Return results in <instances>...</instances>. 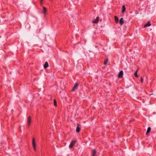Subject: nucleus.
I'll list each match as a JSON object with an SVG mask.
<instances>
[{
  "mask_svg": "<svg viewBox=\"0 0 156 156\" xmlns=\"http://www.w3.org/2000/svg\"><path fill=\"white\" fill-rule=\"evenodd\" d=\"M54 104L55 106H57V102L55 99H54Z\"/></svg>",
  "mask_w": 156,
  "mask_h": 156,
  "instance_id": "nucleus-18",
  "label": "nucleus"
},
{
  "mask_svg": "<svg viewBox=\"0 0 156 156\" xmlns=\"http://www.w3.org/2000/svg\"><path fill=\"white\" fill-rule=\"evenodd\" d=\"M126 10V7L125 5H123L122 7V12L123 13Z\"/></svg>",
  "mask_w": 156,
  "mask_h": 156,
  "instance_id": "nucleus-11",
  "label": "nucleus"
},
{
  "mask_svg": "<svg viewBox=\"0 0 156 156\" xmlns=\"http://www.w3.org/2000/svg\"><path fill=\"white\" fill-rule=\"evenodd\" d=\"M32 144L34 150L35 151L36 150V145L35 143V141L34 138H33L32 139Z\"/></svg>",
  "mask_w": 156,
  "mask_h": 156,
  "instance_id": "nucleus-3",
  "label": "nucleus"
},
{
  "mask_svg": "<svg viewBox=\"0 0 156 156\" xmlns=\"http://www.w3.org/2000/svg\"><path fill=\"white\" fill-rule=\"evenodd\" d=\"M96 151L95 149H94L92 151V156H96Z\"/></svg>",
  "mask_w": 156,
  "mask_h": 156,
  "instance_id": "nucleus-9",
  "label": "nucleus"
},
{
  "mask_svg": "<svg viewBox=\"0 0 156 156\" xmlns=\"http://www.w3.org/2000/svg\"><path fill=\"white\" fill-rule=\"evenodd\" d=\"M100 17L99 16L97 17L95 20H94L92 21V23H98L99 21Z\"/></svg>",
  "mask_w": 156,
  "mask_h": 156,
  "instance_id": "nucleus-4",
  "label": "nucleus"
},
{
  "mask_svg": "<svg viewBox=\"0 0 156 156\" xmlns=\"http://www.w3.org/2000/svg\"><path fill=\"white\" fill-rule=\"evenodd\" d=\"M123 76V71L122 70H121L120 71L118 75V78H122Z\"/></svg>",
  "mask_w": 156,
  "mask_h": 156,
  "instance_id": "nucleus-5",
  "label": "nucleus"
},
{
  "mask_svg": "<svg viewBox=\"0 0 156 156\" xmlns=\"http://www.w3.org/2000/svg\"><path fill=\"white\" fill-rule=\"evenodd\" d=\"M43 1V0H41L40 4L41 5H42Z\"/></svg>",
  "mask_w": 156,
  "mask_h": 156,
  "instance_id": "nucleus-20",
  "label": "nucleus"
},
{
  "mask_svg": "<svg viewBox=\"0 0 156 156\" xmlns=\"http://www.w3.org/2000/svg\"><path fill=\"white\" fill-rule=\"evenodd\" d=\"M27 125L28 126H30L31 122V118L30 116H29L27 119Z\"/></svg>",
  "mask_w": 156,
  "mask_h": 156,
  "instance_id": "nucleus-2",
  "label": "nucleus"
},
{
  "mask_svg": "<svg viewBox=\"0 0 156 156\" xmlns=\"http://www.w3.org/2000/svg\"><path fill=\"white\" fill-rule=\"evenodd\" d=\"M43 14L44 15H45L47 12V8L44 6H43Z\"/></svg>",
  "mask_w": 156,
  "mask_h": 156,
  "instance_id": "nucleus-13",
  "label": "nucleus"
},
{
  "mask_svg": "<svg viewBox=\"0 0 156 156\" xmlns=\"http://www.w3.org/2000/svg\"><path fill=\"white\" fill-rule=\"evenodd\" d=\"M114 18H115V22L116 23H118L119 21V18H118V17L117 16H115Z\"/></svg>",
  "mask_w": 156,
  "mask_h": 156,
  "instance_id": "nucleus-14",
  "label": "nucleus"
},
{
  "mask_svg": "<svg viewBox=\"0 0 156 156\" xmlns=\"http://www.w3.org/2000/svg\"><path fill=\"white\" fill-rule=\"evenodd\" d=\"M151 22L150 21H148L147 23L146 24H145L144 26V27H149L151 25Z\"/></svg>",
  "mask_w": 156,
  "mask_h": 156,
  "instance_id": "nucleus-8",
  "label": "nucleus"
},
{
  "mask_svg": "<svg viewBox=\"0 0 156 156\" xmlns=\"http://www.w3.org/2000/svg\"><path fill=\"white\" fill-rule=\"evenodd\" d=\"M49 65L48 63L47 62H46L45 63L44 66V69H46L47 67H48Z\"/></svg>",
  "mask_w": 156,
  "mask_h": 156,
  "instance_id": "nucleus-10",
  "label": "nucleus"
},
{
  "mask_svg": "<svg viewBox=\"0 0 156 156\" xmlns=\"http://www.w3.org/2000/svg\"><path fill=\"white\" fill-rule=\"evenodd\" d=\"M76 143V141L75 140H73L71 141V142L69 145V148L70 149H71L73 147V146Z\"/></svg>",
  "mask_w": 156,
  "mask_h": 156,
  "instance_id": "nucleus-1",
  "label": "nucleus"
},
{
  "mask_svg": "<svg viewBox=\"0 0 156 156\" xmlns=\"http://www.w3.org/2000/svg\"><path fill=\"white\" fill-rule=\"evenodd\" d=\"M108 61V58L106 59L104 61V65H106Z\"/></svg>",
  "mask_w": 156,
  "mask_h": 156,
  "instance_id": "nucleus-15",
  "label": "nucleus"
},
{
  "mask_svg": "<svg viewBox=\"0 0 156 156\" xmlns=\"http://www.w3.org/2000/svg\"><path fill=\"white\" fill-rule=\"evenodd\" d=\"M143 78L141 77L140 78V81L141 83H143Z\"/></svg>",
  "mask_w": 156,
  "mask_h": 156,
  "instance_id": "nucleus-19",
  "label": "nucleus"
},
{
  "mask_svg": "<svg viewBox=\"0 0 156 156\" xmlns=\"http://www.w3.org/2000/svg\"><path fill=\"white\" fill-rule=\"evenodd\" d=\"M151 127H148V128L147 129V132H146V134L147 135V134L149 133V132L151 131Z\"/></svg>",
  "mask_w": 156,
  "mask_h": 156,
  "instance_id": "nucleus-16",
  "label": "nucleus"
},
{
  "mask_svg": "<svg viewBox=\"0 0 156 156\" xmlns=\"http://www.w3.org/2000/svg\"><path fill=\"white\" fill-rule=\"evenodd\" d=\"M119 23L120 25H122L124 23V21L123 20V18H122L120 19L119 20Z\"/></svg>",
  "mask_w": 156,
  "mask_h": 156,
  "instance_id": "nucleus-12",
  "label": "nucleus"
},
{
  "mask_svg": "<svg viewBox=\"0 0 156 156\" xmlns=\"http://www.w3.org/2000/svg\"><path fill=\"white\" fill-rule=\"evenodd\" d=\"M79 84L78 83H76L75 85H74V86L73 87L72 91H74L76 89H77L78 88V86Z\"/></svg>",
  "mask_w": 156,
  "mask_h": 156,
  "instance_id": "nucleus-6",
  "label": "nucleus"
},
{
  "mask_svg": "<svg viewBox=\"0 0 156 156\" xmlns=\"http://www.w3.org/2000/svg\"><path fill=\"white\" fill-rule=\"evenodd\" d=\"M138 70V69H137L136 70V71H135V72L134 73V76H135V77H137V78L138 77V76L137 74Z\"/></svg>",
  "mask_w": 156,
  "mask_h": 156,
  "instance_id": "nucleus-17",
  "label": "nucleus"
},
{
  "mask_svg": "<svg viewBox=\"0 0 156 156\" xmlns=\"http://www.w3.org/2000/svg\"><path fill=\"white\" fill-rule=\"evenodd\" d=\"M77 126L76 129V131L77 133H79L80 130V125L79 124H77Z\"/></svg>",
  "mask_w": 156,
  "mask_h": 156,
  "instance_id": "nucleus-7",
  "label": "nucleus"
}]
</instances>
